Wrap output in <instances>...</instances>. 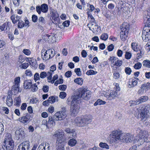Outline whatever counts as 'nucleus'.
<instances>
[{
    "instance_id": "nucleus-49",
    "label": "nucleus",
    "mask_w": 150,
    "mask_h": 150,
    "mask_svg": "<svg viewBox=\"0 0 150 150\" xmlns=\"http://www.w3.org/2000/svg\"><path fill=\"white\" fill-rule=\"evenodd\" d=\"M125 71L126 74L129 75L131 74L132 71L131 68L128 67L125 68Z\"/></svg>"
},
{
    "instance_id": "nucleus-2",
    "label": "nucleus",
    "mask_w": 150,
    "mask_h": 150,
    "mask_svg": "<svg viewBox=\"0 0 150 150\" xmlns=\"http://www.w3.org/2000/svg\"><path fill=\"white\" fill-rule=\"evenodd\" d=\"M144 22L146 26L145 30L142 31V37L143 40L145 42L150 40V10H147L144 16Z\"/></svg>"
},
{
    "instance_id": "nucleus-37",
    "label": "nucleus",
    "mask_w": 150,
    "mask_h": 150,
    "mask_svg": "<svg viewBox=\"0 0 150 150\" xmlns=\"http://www.w3.org/2000/svg\"><path fill=\"white\" fill-rule=\"evenodd\" d=\"M142 86L145 89V91L150 88V83L147 82L146 83L142 84Z\"/></svg>"
},
{
    "instance_id": "nucleus-33",
    "label": "nucleus",
    "mask_w": 150,
    "mask_h": 150,
    "mask_svg": "<svg viewBox=\"0 0 150 150\" xmlns=\"http://www.w3.org/2000/svg\"><path fill=\"white\" fill-rule=\"evenodd\" d=\"M87 15L88 16V18L91 19L90 21L92 23H95V20L93 16L91 13H89V12H87Z\"/></svg>"
},
{
    "instance_id": "nucleus-32",
    "label": "nucleus",
    "mask_w": 150,
    "mask_h": 150,
    "mask_svg": "<svg viewBox=\"0 0 150 150\" xmlns=\"http://www.w3.org/2000/svg\"><path fill=\"white\" fill-rule=\"evenodd\" d=\"M52 22L55 24H59V23L60 19L59 17L52 18Z\"/></svg>"
},
{
    "instance_id": "nucleus-54",
    "label": "nucleus",
    "mask_w": 150,
    "mask_h": 150,
    "mask_svg": "<svg viewBox=\"0 0 150 150\" xmlns=\"http://www.w3.org/2000/svg\"><path fill=\"white\" fill-rule=\"evenodd\" d=\"M31 88V91L33 92H35L38 89V88L37 86V85L36 84H33L32 85Z\"/></svg>"
},
{
    "instance_id": "nucleus-51",
    "label": "nucleus",
    "mask_w": 150,
    "mask_h": 150,
    "mask_svg": "<svg viewBox=\"0 0 150 150\" xmlns=\"http://www.w3.org/2000/svg\"><path fill=\"white\" fill-rule=\"evenodd\" d=\"M122 60L120 59H118L115 62V63L114 64V65L116 66L120 67L122 65Z\"/></svg>"
},
{
    "instance_id": "nucleus-34",
    "label": "nucleus",
    "mask_w": 150,
    "mask_h": 150,
    "mask_svg": "<svg viewBox=\"0 0 150 150\" xmlns=\"http://www.w3.org/2000/svg\"><path fill=\"white\" fill-rule=\"evenodd\" d=\"M108 34L106 33H104L101 35L100 38L103 40L106 41L108 39Z\"/></svg>"
},
{
    "instance_id": "nucleus-29",
    "label": "nucleus",
    "mask_w": 150,
    "mask_h": 150,
    "mask_svg": "<svg viewBox=\"0 0 150 150\" xmlns=\"http://www.w3.org/2000/svg\"><path fill=\"white\" fill-rule=\"evenodd\" d=\"M19 85L14 84L12 87L11 91L13 92L14 94H16L18 93V89L19 88Z\"/></svg>"
},
{
    "instance_id": "nucleus-45",
    "label": "nucleus",
    "mask_w": 150,
    "mask_h": 150,
    "mask_svg": "<svg viewBox=\"0 0 150 150\" xmlns=\"http://www.w3.org/2000/svg\"><path fill=\"white\" fill-rule=\"evenodd\" d=\"M145 91V89L142 85L140 87V89H139L137 92L138 94H139L142 95L144 93Z\"/></svg>"
},
{
    "instance_id": "nucleus-52",
    "label": "nucleus",
    "mask_w": 150,
    "mask_h": 150,
    "mask_svg": "<svg viewBox=\"0 0 150 150\" xmlns=\"http://www.w3.org/2000/svg\"><path fill=\"white\" fill-rule=\"evenodd\" d=\"M49 36L48 39H49V41H48V42H53L54 40L53 41V40L54 39L55 37L52 34L49 35Z\"/></svg>"
},
{
    "instance_id": "nucleus-22",
    "label": "nucleus",
    "mask_w": 150,
    "mask_h": 150,
    "mask_svg": "<svg viewBox=\"0 0 150 150\" xmlns=\"http://www.w3.org/2000/svg\"><path fill=\"white\" fill-rule=\"evenodd\" d=\"M132 47L133 50L136 52H137L139 51H140V53H141V51L138 48V43L136 42H134L132 43Z\"/></svg>"
},
{
    "instance_id": "nucleus-17",
    "label": "nucleus",
    "mask_w": 150,
    "mask_h": 150,
    "mask_svg": "<svg viewBox=\"0 0 150 150\" xmlns=\"http://www.w3.org/2000/svg\"><path fill=\"white\" fill-rule=\"evenodd\" d=\"M32 83L30 80L25 81L23 83V86L25 89H30L31 88Z\"/></svg>"
},
{
    "instance_id": "nucleus-21",
    "label": "nucleus",
    "mask_w": 150,
    "mask_h": 150,
    "mask_svg": "<svg viewBox=\"0 0 150 150\" xmlns=\"http://www.w3.org/2000/svg\"><path fill=\"white\" fill-rule=\"evenodd\" d=\"M21 18V17L20 16H18L17 15H13L11 17V20L13 24H15L18 21V22L20 21L19 20Z\"/></svg>"
},
{
    "instance_id": "nucleus-11",
    "label": "nucleus",
    "mask_w": 150,
    "mask_h": 150,
    "mask_svg": "<svg viewBox=\"0 0 150 150\" xmlns=\"http://www.w3.org/2000/svg\"><path fill=\"white\" fill-rule=\"evenodd\" d=\"M48 10V5L45 4H43L40 6H38L36 7V11L39 14H41V11L44 13H46L47 12Z\"/></svg>"
},
{
    "instance_id": "nucleus-12",
    "label": "nucleus",
    "mask_w": 150,
    "mask_h": 150,
    "mask_svg": "<svg viewBox=\"0 0 150 150\" xmlns=\"http://www.w3.org/2000/svg\"><path fill=\"white\" fill-rule=\"evenodd\" d=\"M30 115L28 113H26L19 118L18 120L23 124H27L30 122Z\"/></svg>"
},
{
    "instance_id": "nucleus-36",
    "label": "nucleus",
    "mask_w": 150,
    "mask_h": 150,
    "mask_svg": "<svg viewBox=\"0 0 150 150\" xmlns=\"http://www.w3.org/2000/svg\"><path fill=\"white\" fill-rule=\"evenodd\" d=\"M38 22L42 25H44L46 23V21H45L44 18L42 16L40 17L38 19Z\"/></svg>"
},
{
    "instance_id": "nucleus-35",
    "label": "nucleus",
    "mask_w": 150,
    "mask_h": 150,
    "mask_svg": "<svg viewBox=\"0 0 150 150\" xmlns=\"http://www.w3.org/2000/svg\"><path fill=\"white\" fill-rule=\"evenodd\" d=\"M97 72L96 71H94L93 70H89L88 71H87L86 73V74L88 75H96L97 73Z\"/></svg>"
},
{
    "instance_id": "nucleus-47",
    "label": "nucleus",
    "mask_w": 150,
    "mask_h": 150,
    "mask_svg": "<svg viewBox=\"0 0 150 150\" xmlns=\"http://www.w3.org/2000/svg\"><path fill=\"white\" fill-rule=\"evenodd\" d=\"M15 101L16 102V105L17 106H19L21 103V99L19 97H17L15 98Z\"/></svg>"
},
{
    "instance_id": "nucleus-4",
    "label": "nucleus",
    "mask_w": 150,
    "mask_h": 150,
    "mask_svg": "<svg viewBox=\"0 0 150 150\" xmlns=\"http://www.w3.org/2000/svg\"><path fill=\"white\" fill-rule=\"evenodd\" d=\"M77 96L73 97L71 102L70 112L71 115L75 116L79 112L80 106L78 103L79 100Z\"/></svg>"
},
{
    "instance_id": "nucleus-43",
    "label": "nucleus",
    "mask_w": 150,
    "mask_h": 150,
    "mask_svg": "<svg viewBox=\"0 0 150 150\" xmlns=\"http://www.w3.org/2000/svg\"><path fill=\"white\" fill-rule=\"evenodd\" d=\"M47 52L50 54V58L53 57L55 54V52L54 51V50H53V51L50 49L48 50H47Z\"/></svg>"
},
{
    "instance_id": "nucleus-60",
    "label": "nucleus",
    "mask_w": 150,
    "mask_h": 150,
    "mask_svg": "<svg viewBox=\"0 0 150 150\" xmlns=\"http://www.w3.org/2000/svg\"><path fill=\"white\" fill-rule=\"evenodd\" d=\"M29 66L28 63H25L21 64V66H20V67L23 69H26Z\"/></svg>"
},
{
    "instance_id": "nucleus-41",
    "label": "nucleus",
    "mask_w": 150,
    "mask_h": 150,
    "mask_svg": "<svg viewBox=\"0 0 150 150\" xmlns=\"http://www.w3.org/2000/svg\"><path fill=\"white\" fill-rule=\"evenodd\" d=\"M100 146L103 148L109 149V146L105 143L100 142L99 144Z\"/></svg>"
},
{
    "instance_id": "nucleus-28",
    "label": "nucleus",
    "mask_w": 150,
    "mask_h": 150,
    "mask_svg": "<svg viewBox=\"0 0 150 150\" xmlns=\"http://www.w3.org/2000/svg\"><path fill=\"white\" fill-rule=\"evenodd\" d=\"M143 66L146 68H150V61L148 60H145L142 62Z\"/></svg>"
},
{
    "instance_id": "nucleus-25",
    "label": "nucleus",
    "mask_w": 150,
    "mask_h": 150,
    "mask_svg": "<svg viewBox=\"0 0 150 150\" xmlns=\"http://www.w3.org/2000/svg\"><path fill=\"white\" fill-rule=\"evenodd\" d=\"M6 104L8 106H11L13 104V102L11 96L8 95L6 100Z\"/></svg>"
},
{
    "instance_id": "nucleus-10",
    "label": "nucleus",
    "mask_w": 150,
    "mask_h": 150,
    "mask_svg": "<svg viewBox=\"0 0 150 150\" xmlns=\"http://www.w3.org/2000/svg\"><path fill=\"white\" fill-rule=\"evenodd\" d=\"M66 109L65 107H63L62 108V110L57 112L54 115L56 117L57 120H62L64 119L66 117Z\"/></svg>"
},
{
    "instance_id": "nucleus-8",
    "label": "nucleus",
    "mask_w": 150,
    "mask_h": 150,
    "mask_svg": "<svg viewBox=\"0 0 150 150\" xmlns=\"http://www.w3.org/2000/svg\"><path fill=\"white\" fill-rule=\"evenodd\" d=\"M75 96H78V100L79 97H80L84 100H89L91 97V92L90 91L87 90L85 88H81L79 90V96H75Z\"/></svg>"
},
{
    "instance_id": "nucleus-23",
    "label": "nucleus",
    "mask_w": 150,
    "mask_h": 150,
    "mask_svg": "<svg viewBox=\"0 0 150 150\" xmlns=\"http://www.w3.org/2000/svg\"><path fill=\"white\" fill-rule=\"evenodd\" d=\"M149 97L147 96H142L138 99L139 104L145 102L148 100Z\"/></svg>"
},
{
    "instance_id": "nucleus-18",
    "label": "nucleus",
    "mask_w": 150,
    "mask_h": 150,
    "mask_svg": "<svg viewBox=\"0 0 150 150\" xmlns=\"http://www.w3.org/2000/svg\"><path fill=\"white\" fill-rule=\"evenodd\" d=\"M150 110V105L148 104H145L144 107L141 108L140 111L144 113L149 114V110Z\"/></svg>"
},
{
    "instance_id": "nucleus-56",
    "label": "nucleus",
    "mask_w": 150,
    "mask_h": 150,
    "mask_svg": "<svg viewBox=\"0 0 150 150\" xmlns=\"http://www.w3.org/2000/svg\"><path fill=\"white\" fill-rule=\"evenodd\" d=\"M56 144L57 146H58L57 150H64V149L63 144Z\"/></svg>"
},
{
    "instance_id": "nucleus-20",
    "label": "nucleus",
    "mask_w": 150,
    "mask_h": 150,
    "mask_svg": "<svg viewBox=\"0 0 150 150\" xmlns=\"http://www.w3.org/2000/svg\"><path fill=\"white\" fill-rule=\"evenodd\" d=\"M48 123L52 125V126L54 125L55 124V121L58 120L56 117L54 116L53 117L50 116L49 117Z\"/></svg>"
},
{
    "instance_id": "nucleus-6",
    "label": "nucleus",
    "mask_w": 150,
    "mask_h": 150,
    "mask_svg": "<svg viewBox=\"0 0 150 150\" xmlns=\"http://www.w3.org/2000/svg\"><path fill=\"white\" fill-rule=\"evenodd\" d=\"M120 38L122 40H125L127 38V32L129 30V25L127 23H124L120 27Z\"/></svg>"
},
{
    "instance_id": "nucleus-59",
    "label": "nucleus",
    "mask_w": 150,
    "mask_h": 150,
    "mask_svg": "<svg viewBox=\"0 0 150 150\" xmlns=\"http://www.w3.org/2000/svg\"><path fill=\"white\" fill-rule=\"evenodd\" d=\"M67 86L65 85H62L59 86V89L61 91H64L67 88Z\"/></svg>"
},
{
    "instance_id": "nucleus-42",
    "label": "nucleus",
    "mask_w": 150,
    "mask_h": 150,
    "mask_svg": "<svg viewBox=\"0 0 150 150\" xmlns=\"http://www.w3.org/2000/svg\"><path fill=\"white\" fill-rule=\"evenodd\" d=\"M142 66V64L139 62L135 64L134 66V68L136 69H140Z\"/></svg>"
},
{
    "instance_id": "nucleus-3",
    "label": "nucleus",
    "mask_w": 150,
    "mask_h": 150,
    "mask_svg": "<svg viewBox=\"0 0 150 150\" xmlns=\"http://www.w3.org/2000/svg\"><path fill=\"white\" fill-rule=\"evenodd\" d=\"M14 147V143L11 135L10 133H7L2 144V148L4 150H13Z\"/></svg>"
},
{
    "instance_id": "nucleus-57",
    "label": "nucleus",
    "mask_w": 150,
    "mask_h": 150,
    "mask_svg": "<svg viewBox=\"0 0 150 150\" xmlns=\"http://www.w3.org/2000/svg\"><path fill=\"white\" fill-rule=\"evenodd\" d=\"M66 93L62 91L60 93L59 97L62 99H64L66 97Z\"/></svg>"
},
{
    "instance_id": "nucleus-50",
    "label": "nucleus",
    "mask_w": 150,
    "mask_h": 150,
    "mask_svg": "<svg viewBox=\"0 0 150 150\" xmlns=\"http://www.w3.org/2000/svg\"><path fill=\"white\" fill-rule=\"evenodd\" d=\"M25 23L22 21H19L18 23V28H22L25 26Z\"/></svg>"
},
{
    "instance_id": "nucleus-19",
    "label": "nucleus",
    "mask_w": 150,
    "mask_h": 150,
    "mask_svg": "<svg viewBox=\"0 0 150 150\" xmlns=\"http://www.w3.org/2000/svg\"><path fill=\"white\" fill-rule=\"evenodd\" d=\"M41 54V57L43 60H47L50 58V54L47 52V50L44 53L43 52H42Z\"/></svg>"
},
{
    "instance_id": "nucleus-53",
    "label": "nucleus",
    "mask_w": 150,
    "mask_h": 150,
    "mask_svg": "<svg viewBox=\"0 0 150 150\" xmlns=\"http://www.w3.org/2000/svg\"><path fill=\"white\" fill-rule=\"evenodd\" d=\"M132 56V54L129 52H126L125 55V58L127 59H130Z\"/></svg>"
},
{
    "instance_id": "nucleus-24",
    "label": "nucleus",
    "mask_w": 150,
    "mask_h": 150,
    "mask_svg": "<svg viewBox=\"0 0 150 150\" xmlns=\"http://www.w3.org/2000/svg\"><path fill=\"white\" fill-rule=\"evenodd\" d=\"M69 140L68 142V145L71 147H73L77 143L76 140L74 138V137Z\"/></svg>"
},
{
    "instance_id": "nucleus-27",
    "label": "nucleus",
    "mask_w": 150,
    "mask_h": 150,
    "mask_svg": "<svg viewBox=\"0 0 150 150\" xmlns=\"http://www.w3.org/2000/svg\"><path fill=\"white\" fill-rule=\"evenodd\" d=\"M58 97L56 96H51L48 98L49 100L51 103H53L58 101Z\"/></svg>"
},
{
    "instance_id": "nucleus-9",
    "label": "nucleus",
    "mask_w": 150,
    "mask_h": 150,
    "mask_svg": "<svg viewBox=\"0 0 150 150\" xmlns=\"http://www.w3.org/2000/svg\"><path fill=\"white\" fill-rule=\"evenodd\" d=\"M64 132L62 130L59 129L56 131L53 135L54 137L57 138L56 144H62L64 142L63 136Z\"/></svg>"
},
{
    "instance_id": "nucleus-61",
    "label": "nucleus",
    "mask_w": 150,
    "mask_h": 150,
    "mask_svg": "<svg viewBox=\"0 0 150 150\" xmlns=\"http://www.w3.org/2000/svg\"><path fill=\"white\" fill-rule=\"evenodd\" d=\"M38 17L35 15H33L32 17V21L34 23L37 22L38 21Z\"/></svg>"
},
{
    "instance_id": "nucleus-15",
    "label": "nucleus",
    "mask_w": 150,
    "mask_h": 150,
    "mask_svg": "<svg viewBox=\"0 0 150 150\" xmlns=\"http://www.w3.org/2000/svg\"><path fill=\"white\" fill-rule=\"evenodd\" d=\"M140 120L143 122H145L148 118L149 114L140 111Z\"/></svg>"
},
{
    "instance_id": "nucleus-30",
    "label": "nucleus",
    "mask_w": 150,
    "mask_h": 150,
    "mask_svg": "<svg viewBox=\"0 0 150 150\" xmlns=\"http://www.w3.org/2000/svg\"><path fill=\"white\" fill-rule=\"evenodd\" d=\"M87 6L89 7V8H88L87 9V12L91 13L95 8L94 6L92 4H87Z\"/></svg>"
},
{
    "instance_id": "nucleus-1",
    "label": "nucleus",
    "mask_w": 150,
    "mask_h": 150,
    "mask_svg": "<svg viewBox=\"0 0 150 150\" xmlns=\"http://www.w3.org/2000/svg\"><path fill=\"white\" fill-rule=\"evenodd\" d=\"M112 134L110 140L111 143H117L119 142H131L134 140L133 136L129 133H121L118 131L115 130L112 131Z\"/></svg>"
},
{
    "instance_id": "nucleus-48",
    "label": "nucleus",
    "mask_w": 150,
    "mask_h": 150,
    "mask_svg": "<svg viewBox=\"0 0 150 150\" xmlns=\"http://www.w3.org/2000/svg\"><path fill=\"white\" fill-rule=\"evenodd\" d=\"M118 59V58L115 57H110L109 59V60L111 61V62L112 63H114Z\"/></svg>"
},
{
    "instance_id": "nucleus-26",
    "label": "nucleus",
    "mask_w": 150,
    "mask_h": 150,
    "mask_svg": "<svg viewBox=\"0 0 150 150\" xmlns=\"http://www.w3.org/2000/svg\"><path fill=\"white\" fill-rule=\"evenodd\" d=\"M39 146H42L43 147L42 149L43 150H49L50 145L47 142L42 143Z\"/></svg>"
},
{
    "instance_id": "nucleus-7",
    "label": "nucleus",
    "mask_w": 150,
    "mask_h": 150,
    "mask_svg": "<svg viewBox=\"0 0 150 150\" xmlns=\"http://www.w3.org/2000/svg\"><path fill=\"white\" fill-rule=\"evenodd\" d=\"M75 122L78 126L83 127L90 123L91 119L88 116L83 118L78 117L75 119Z\"/></svg>"
},
{
    "instance_id": "nucleus-31",
    "label": "nucleus",
    "mask_w": 150,
    "mask_h": 150,
    "mask_svg": "<svg viewBox=\"0 0 150 150\" xmlns=\"http://www.w3.org/2000/svg\"><path fill=\"white\" fill-rule=\"evenodd\" d=\"M83 79L81 78H78L75 79L74 80V82L75 83L80 85H81L83 83Z\"/></svg>"
},
{
    "instance_id": "nucleus-46",
    "label": "nucleus",
    "mask_w": 150,
    "mask_h": 150,
    "mask_svg": "<svg viewBox=\"0 0 150 150\" xmlns=\"http://www.w3.org/2000/svg\"><path fill=\"white\" fill-rule=\"evenodd\" d=\"M74 72L78 76H80L81 75V69L80 68L75 69Z\"/></svg>"
},
{
    "instance_id": "nucleus-63",
    "label": "nucleus",
    "mask_w": 150,
    "mask_h": 150,
    "mask_svg": "<svg viewBox=\"0 0 150 150\" xmlns=\"http://www.w3.org/2000/svg\"><path fill=\"white\" fill-rule=\"evenodd\" d=\"M42 90L45 93L48 92L49 90V87L45 85L43 87Z\"/></svg>"
},
{
    "instance_id": "nucleus-39",
    "label": "nucleus",
    "mask_w": 150,
    "mask_h": 150,
    "mask_svg": "<svg viewBox=\"0 0 150 150\" xmlns=\"http://www.w3.org/2000/svg\"><path fill=\"white\" fill-rule=\"evenodd\" d=\"M130 104V106H134L136 105L139 104L138 99L136 100H130L129 102Z\"/></svg>"
},
{
    "instance_id": "nucleus-38",
    "label": "nucleus",
    "mask_w": 150,
    "mask_h": 150,
    "mask_svg": "<svg viewBox=\"0 0 150 150\" xmlns=\"http://www.w3.org/2000/svg\"><path fill=\"white\" fill-rule=\"evenodd\" d=\"M135 79H133L132 81V84L131 85V87H134L135 86H136L137 84V81L136 79L139 80L136 77L135 78Z\"/></svg>"
},
{
    "instance_id": "nucleus-58",
    "label": "nucleus",
    "mask_w": 150,
    "mask_h": 150,
    "mask_svg": "<svg viewBox=\"0 0 150 150\" xmlns=\"http://www.w3.org/2000/svg\"><path fill=\"white\" fill-rule=\"evenodd\" d=\"M47 74L45 71L41 72L40 74V77L42 79H44L47 76Z\"/></svg>"
},
{
    "instance_id": "nucleus-40",
    "label": "nucleus",
    "mask_w": 150,
    "mask_h": 150,
    "mask_svg": "<svg viewBox=\"0 0 150 150\" xmlns=\"http://www.w3.org/2000/svg\"><path fill=\"white\" fill-rule=\"evenodd\" d=\"M52 15L51 16L52 18L55 17H59V15L58 13L57 12L54 10H52L51 11Z\"/></svg>"
},
{
    "instance_id": "nucleus-13",
    "label": "nucleus",
    "mask_w": 150,
    "mask_h": 150,
    "mask_svg": "<svg viewBox=\"0 0 150 150\" xmlns=\"http://www.w3.org/2000/svg\"><path fill=\"white\" fill-rule=\"evenodd\" d=\"M30 142L28 141H25L20 144L18 146L17 150H29Z\"/></svg>"
},
{
    "instance_id": "nucleus-16",
    "label": "nucleus",
    "mask_w": 150,
    "mask_h": 150,
    "mask_svg": "<svg viewBox=\"0 0 150 150\" xmlns=\"http://www.w3.org/2000/svg\"><path fill=\"white\" fill-rule=\"evenodd\" d=\"M118 96L117 93L115 91H112L109 95H107V98L110 100L114 99Z\"/></svg>"
},
{
    "instance_id": "nucleus-62",
    "label": "nucleus",
    "mask_w": 150,
    "mask_h": 150,
    "mask_svg": "<svg viewBox=\"0 0 150 150\" xmlns=\"http://www.w3.org/2000/svg\"><path fill=\"white\" fill-rule=\"evenodd\" d=\"M23 52L25 54L27 55H29L31 53L30 51L28 49H24Z\"/></svg>"
},
{
    "instance_id": "nucleus-64",
    "label": "nucleus",
    "mask_w": 150,
    "mask_h": 150,
    "mask_svg": "<svg viewBox=\"0 0 150 150\" xmlns=\"http://www.w3.org/2000/svg\"><path fill=\"white\" fill-rule=\"evenodd\" d=\"M114 48V46L112 44L109 45L108 47V50L109 52L112 51Z\"/></svg>"
},
{
    "instance_id": "nucleus-55",
    "label": "nucleus",
    "mask_w": 150,
    "mask_h": 150,
    "mask_svg": "<svg viewBox=\"0 0 150 150\" xmlns=\"http://www.w3.org/2000/svg\"><path fill=\"white\" fill-rule=\"evenodd\" d=\"M20 81V78L19 77H17L14 79V84L20 86L19 83Z\"/></svg>"
},
{
    "instance_id": "nucleus-5",
    "label": "nucleus",
    "mask_w": 150,
    "mask_h": 150,
    "mask_svg": "<svg viewBox=\"0 0 150 150\" xmlns=\"http://www.w3.org/2000/svg\"><path fill=\"white\" fill-rule=\"evenodd\" d=\"M139 133L138 134L136 137L135 140L142 144L144 142H147L148 135L146 134L145 132L142 131L140 129L137 130Z\"/></svg>"
},
{
    "instance_id": "nucleus-14",
    "label": "nucleus",
    "mask_w": 150,
    "mask_h": 150,
    "mask_svg": "<svg viewBox=\"0 0 150 150\" xmlns=\"http://www.w3.org/2000/svg\"><path fill=\"white\" fill-rule=\"evenodd\" d=\"M64 131L70 134L72 136L71 137V136H70V138L74 137L75 138L76 137V133L74 129H71L69 128H65Z\"/></svg>"
},
{
    "instance_id": "nucleus-44",
    "label": "nucleus",
    "mask_w": 150,
    "mask_h": 150,
    "mask_svg": "<svg viewBox=\"0 0 150 150\" xmlns=\"http://www.w3.org/2000/svg\"><path fill=\"white\" fill-rule=\"evenodd\" d=\"M113 77L115 79H118L120 77L119 73L116 71H114L113 72Z\"/></svg>"
}]
</instances>
